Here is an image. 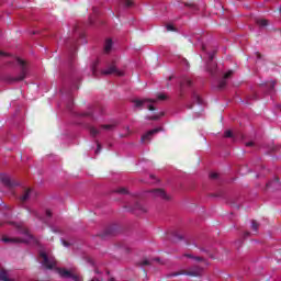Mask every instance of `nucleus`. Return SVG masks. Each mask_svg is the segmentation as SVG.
I'll return each instance as SVG.
<instances>
[{
	"label": "nucleus",
	"instance_id": "f257e3e1",
	"mask_svg": "<svg viewBox=\"0 0 281 281\" xmlns=\"http://www.w3.org/2000/svg\"><path fill=\"white\" fill-rule=\"evenodd\" d=\"M10 223H11V225H14L18 233L22 234V236H24V238L3 236L1 238L2 243H13L14 245H19L21 243L27 244V243H30V240H34V236L30 233V229H27V227H25V225L12 223V222H10Z\"/></svg>",
	"mask_w": 281,
	"mask_h": 281
},
{
	"label": "nucleus",
	"instance_id": "f03ea898",
	"mask_svg": "<svg viewBox=\"0 0 281 281\" xmlns=\"http://www.w3.org/2000/svg\"><path fill=\"white\" fill-rule=\"evenodd\" d=\"M16 63L20 65V74L16 77L7 76L5 81L9 82V85H12L14 82H21L24 78H27V61L15 57Z\"/></svg>",
	"mask_w": 281,
	"mask_h": 281
},
{
	"label": "nucleus",
	"instance_id": "7ed1b4c3",
	"mask_svg": "<svg viewBox=\"0 0 281 281\" xmlns=\"http://www.w3.org/2000/svg\"><path fill=\"white\" fill-rule=\"evenodd\" d=\"M177 276H189L190 278H201L203 268L201 266L190 267L188 270H179L167 274V278H177Z\"/></svg>",
	"mask_w": 281,
	"mask_h": 281
},
{
	"label": "nucleus",
	"instance_id": "20e7f679",
	"mask_svg": "<svg viewBox=\"0 0 281 281\" xmlns=\"http://www.w3.org/2000/svg\"><path fill=\"white\" fill-rule=\"evenodd\" d=\"M41 265L45 267V269H54L56 267V259L48 258L45 251L40 252Z\"/></svg>",
	"mask_w": 281,
	"mask_h": 281
},
{
	"label": "nucleus",
	"instance_id": "39448f33",
	"mask_svg": "<svg viewBox=\"0 0 281 281\" xmlns=\"http://www.w3.org/2000/svg\"><path fill=\"white\" fill-rule=\"evenodd\" d=\"M214 56H216V50L209 54V61L206 64V69L211 76H216L217 65L214 63Z\"/></svg>",
	"mask_w": 281,
	"mask_h": 281
},
{
	"label": "nucleus",
	"instance_id": "423d86ee",
	"mask_svg": "<svg viewBox=\"0 0 281 281\" xmlns=\"http://www.w3.org/2000/svg\"><path fill=\"white\" fill-rule=\"evenodd\" d=\"M153 199H161V201H170V195L164 189H154L150 191Z\"/></svg>",
	"mask_w": 281,
	"mask_h": 281
},
{
	"label": "nucleus",
	"instance_id": "0eeeda50",
	"mask_svg": "<svg viewBox=\"0 0 281 281\" xmlns=\"http://www.w3.org/2000/svg\"><path fill=\"white\" fill-rule=\"evenodd\" d=\"M148 102L147 109L148 111H155V102H157L156 99H143V100H134L135 106L140 108L144 106Z\"/></svg>",
	"mask_w": 281,
	"mask_h": 281
},
{
	"label": "nucleus",
	"instance_id": "6e6552de",
	"mask_svg": "<svg viewBox=\"0 0 281 281\" xmlns=\"http://www.w3.org/2000/svg\"><path fill=\"white\" fill-rule=\"evenodd\" d=\"M164 131V127H156L154 130L148 131L146 134H144L140 138L142 144H146V142H150L153 139V135H157V133H161Z\"/></svg>",
	"mask_w": 281,
	"mask_h": 281
},
{
	"label": "nucleus",
	"instance_id": "1a4fd4ad",
	"mask_svg": "<svg viewBox=\"0 0 281 281\" xmlns=\"http://www.w3.org/2000/svg\"><path fill=\"white\" fill-rule=\"evenodd\" d=\"M0 181L1 183H3V186H5L7 188H14L16 186H19V183H16V181L12 180L10 178V176L5 175V173H2L0 176Z\"/></svg>",
	"mask_w": 281,
	"mask_h": 281
},
{
	"label": "nucleus",
	"instance_id": "9d476101",
	"mask_svg": "<svg viewBox=\"0 0 281 281\" xmlns=\"http://www.w3.org/2000/svg\"><path fill=\"white\" fill-rule=\"evenodd\" d=\"M102 76H111V74H115V76H124V72L117 70L115 64L108 66V69L101 71Z\"/></svg>",
	"mask_w": 281,
	"mask_h": 281
},
{
	"label": "nucleus",
	"instance_id": "9b49d317",
	"mask_svg": "<svg viewBox=\"0 0 281 281\" xmlns=\"http://www.w3.org/2000/svg\"><path fill=\"white\" fill-rule=\"evenodd\" d=\"M186 87H192V80H190V78H184L180 82V98H183V91L186 90Z\"/></svg>",
	"mask_w": 281,
	"mask_h": 281
},
{
	"label": "nucleus",
	"instance_id": "f8f14e48",
	"mask_svg": "<svg viewBox=\"0 0 281 281\" xmlns=\"http://www.w3.org/2000/svg\"><path fill=\"white\" fill-rule=\"evenodd\" d=\"M58 273L61 278H72V280H78V277L72 274L71 271L67 270V269H59Z\"/></svg>",
	"mask_w": 281,
	"mask_h": 281
},
{
	"label": "nucleus",
	"instance_id": "ddd939ff",
	"mask_svg": "<svg viewBox=\"0 0 281 281\" xmlns=\"http://www.w3.org/2000/svg\"><path fill=\"white\" fill-rule=\"evenodd\" d=\"M131 210H132V212L138 211V212H140V214H146V212H148V210H146V207L144 205H142L139 202H136Z\"/></svg>",
	"mask_w": 281,
	"mask_h": 281
},
{
	"label": "nucleus",
	"instance_id": "4468645a",
	"mask_svg": "<svg viewBox=\"0 0 281 281\" xmlns=\"http://www.w3.org/2000/svg\"><path fill=\"white\" fill-rule=\"evenodd\" d=\"M30 196H32V189H25L22 196H20L21 203H25V201H29Z\"/></svg>",
	"mask_w": 281,
	"mask_h": 281
},
{
	"label": "nucleus",
	"instance_id": "2eb2a0df",
	"mask_svg": "<svg viewBox=\"0 0 281 281\" xmlns=\"http://www.w3.org/2000/svg\"><path fill=\"white\" fill-rule=\"evenodd\" d=\"M111 49H113V40L108 38L104 44V54H110Z\"/></svg>",
	"mask_w": 281,
	"mask_h": 281
},
{
	"label": "nucleus",
	"instance_id": "dca6fc26",
	"mask_svg": "<svg viewBox=\"0 0 281 281\" xmlns=\"http://www.w3.org/2000/svg\"><path fill=\"white\" fill-rule=\"evenodd\" d=\"M171 236H172L173 243H179V241L183 240V235L179 234V232H177V231L172 232Z\"/></svg>",
	"mask_w": 281,
	"mask_h": 281
},
{
	"label": "nucleus",
	"instance_id": "f3484780",
	"mask_svg": "<svg viewBox=\"0 0 281 281\" xmlns=\"http://www.w3.org/2000/svg\"><path fill=\"white\" fill-rule=\"evenodd\" d=\"M137 267H150L151 262L148 259H142L140 261H137Z\"/></svg>",
	"mask_w": 281,
	"mask_h": 281
},
{
	"label": "nucleus",
	"instance_id": "a211bd4d",
	"mask_svg": "<svg viewBox=\"0 0 281 281\" xmlns=\"http://www.w3.org/2000/svg\"><path fill=\"white\" fill-rule=\"evenodd\" d=\"M257 25H259V27H267V25H269V20H265V19L257 20Z\"/></svg>",
	"mask_w": 281,
	"mask_h": 281
},
{
	"label": "nucleus",
	"instance_id": "6ab92c4d",
	"mask_svg": "<svg viewBox=\"0 0 281 281\" xmlns=\"http://www.w3.org/2000/svg\"><path fill=\"white\" fill-rule=\"evenodd\" d=\"M193 102H195L196 104H203V99H201L199 94L193 93Z\"/></svg>",
	"mask_w": 281,
	"mask_h": 281
},
{
	"label": "nucleus",
	"instance_id": "aec40b11",
	"mask_svg": "<svg viewBox=\"0 0 281 281\" xmlns=\"http://www.w3.org/2000/svg\"><path fill=\"white\" fill-rule=\"evenodd\" d=\"M225 87H227V81L226 79H222L218 82L217 89H220V91H222V89H224Z\"/></svg>",
	"mask_w": 281,
	"mask_h": 281
},
{
	"label": "nucleus",
	"instance_id": "412c9836",
	"mask_svg": "<svg viewBox=\"0 0 281 281\" xmlns=\"http://www.w3.org/2000/svg\"><path fill=\"white\" fill-rule=\"evenodd\" d=\"M78 49V46L76 44H72L70 47V58H74L76 56V52Z\"/></svg>",
	"mask_w": 281,
	"mask_h": 281
},
{
	"label": "nucleus",
	"instance_id": "4be33fe9",
	"mask_svg": "<svg viewBox=\"0 0 281 281\" xmlns=\"http://www.w3.org/2000/svg\"><path fill=\"white\" fill-rule=\"evenodd\" d=\"M258 227H260L258 222H256V220H252V222H251V229H252V232H258Z\"/></svg>",
	"mask_w": 281,
	"mask_h": 281
},
{
	"label": "nucleus",
	"instance_id": "5701e85b",
	"mask_svg": "<svg viewBox=\"0 0 281 281\" xmlns=\"http://www.w3.org/2000/svg\"><path fill=\"white\" fill-rule=\"evenodd\" d=\"M90 134L92 137H95L97 135H100V131L95 127H90Z\"/></svg>",
	"mask_w": 281,
	"mask_h": 281
},
{
	"label": "nucleus",
	"instance_id": "b1692460",
	"mask_svg": "<svg viewBox=\"0 0 281 281\" xmlns=\"http://www.w3.org/2000/svg\"><path fill=\"white\" fill-rule=\"evenodd\" d=\"M101 128H104L105 131H113L115 128V125L113 124L101 125Z\"/></svg>",
	"mask_w": 281,
	"mask_h": 281
},
{
	"label": "nucleus",
	"instance_id": "393cba45",
	"mask_svg": "<svg viewBox=\"0 0 281 281\" xmlns=\"http://www.w3.org/2000/svg\"><path fill=\"white\" fill-rule=\"evenodd\" d=\"M117 194H128V189L122 187L116 190Z\"/></svg>",
	"mask_w": 281,
	"mask_h": 281
},
{
	"label": "nucleus",
	"instance_id": "a878e982",
	"mask_svg": "<svg viewBox=\"0 0 281 281\" xmlns=\"http://www.w3.org/2000/svg\"><path fill=\"white\" fill-rule=\"evenodd\" d=\"M98 65H100V61H94L91 67L93 76H95V71H98Z\"/></svg>",
	"mask_w": 281,
	"mask_h": 281
},
{
	"label": "nucleus",
	"instance_id": "bb28decb",
	"mask_svg": "<svg viewBox=\"0 0 281 281\" xmlns=\"http://www.w3.org/2000/svg\"><path fill=\"white\" fill-rule=\"evenodd\" d=\"M183 256H184V258H194V260H198L199 262H201V260H203L201 257H194L190 254H184Z\"/></svg>",
	"mask_w": 281,
	"mask_h": 281
},
{
	"label": "nucleus",
	"instance_id": "cd10ccee",
	"mask_svg": "<svg viewBox=\"0 0 281 281\" xmlns=\"http://www.w3.org/2000/svg\"><path fill=\"white\" fill-rule=\"evenodd\" d=\"M233 75H234V70H228V71L224 75L223 79H224V80H227V78H232Z\"/></svg>",
	"mask_w": 281,
	"mask_h": 281
},
{
	"label": "nucleus",
	"instance_id": "c85d7f7f",
	"mask_svg": "<svg viewBox=\"0 0 281 281\" xmlns=\"http://www.w3.org/2000/svg\"><path fill=\"white\" fill-rule=\"evenodd\" d=\"M125 8H133V0H124Z\"/></svg>",
	"mask_w": 281,
	"mask_h": 281
},
{
	"label": "nucleus",
	"instance_id": "c756f323",
	"mask_svg": "<svg viewBox=\"0 0 281 281\" xmlns=\"http://www.w3.org/2000/svg\"><path fill=\"white\" fill-rule=\"evenodd\" d=\"M186 8H196V4L194 2H184Z\"/></svg>",
	"mask_w": 281,
	"mask_h": 281
},
{
	"label": "nucleus",
	"instance_id": "7c9ffc66",
	"mask_svg": "<svg viewBox=\"0 0 281 281\" xmlns=\"http://www.w3.org/2000/svg\"><path fill=\"white\" fill-rule=\"evenodd\" d=\"M224 137H234V134L232 133V131L227 130V131L224 133Z\"/></svg>",
	"mask_w": 281,
	"mask_h": 281
},
{
	"label": "nucleus",
	"instance_id": "2f4dec72",
	"mask_svg": "<svg viewBox=\"0 0 281 281\" xmlns=\"http://www.w3.org/2000/svg\"><path fill=\"white\" fill-rule=\"evenodd\" d=\"M102 150V145H100V143L97 144V150H95V155H100Z\"/></svg>",
	"mask_w": 281,
	"mask_h": 281
},
{
	"label": "nucleus",
	"instance_id": "473e14b6",
	"mask_svg": "<svg viewBox=\"0 0 281 281\" xmlns=\"http://www.w3.org/2000/svg\"><path fill=\"white\" fill-rule=\"evenodd\" d=\"M167 32H175V26L172 24H167Z\"/></svg>",
	"mask_w": 281,
	"mask_h": 281
},
{
	"label": "nucleus",
	"instance_id": "72a5a7b5",
	"mask_svg": "<svg viewBox=\"0 0 281 281\" xmlns=\"http://www.w3.org/2000/svg\"><path fill=\"white\" fill-rule=\"evenodd\" d=\"M248 100H258V94L254 92L250 97H248Z\"/></svg>",
	"mask_w": 281,
	"mask_h": 281
},
{
	"label": "nucleus",
	"instance_id": "f704fd0d",
	"mask_svg": "<svg viewBox=\"0 0 281 281\" xmlns=\"http://www.w3.org/2000/svg\"><path fill=\"white\" fill-rule=\"evenodd\" d=\"M157 100H168V97L166 94H158Z\"/></svg>",
	"mask_w": 281,
	"mask_h": 281
},
{
	"label": "nucleus",
	"instance_id": "c9c22d12",
	"mask_svg": "<svg viewBox=\"0 0 281 281\" xmlns=\"http://www.w3.org/2000/svg\"><path fill=\"white\" fill-rule=\"evenodd\" d=\"M210 179H218V175L216 172H211Z\"/></svg>",
	"mask_w": 281,
	"mask_h": 281
},
{
	"label": "nucleus",
	"instance_id": "e433bc0d",
	"mask_svg": "<svg viewBox=\"0 0 281 281\" xmlns=\"http://www.w3.org/2000/svg\"><path fill=\"white\" fill-rule=\"evenodd\" d=\"M273 89H276V82L270 83V91H273Z\"/></svg>",
	"mask_w": 281,
	"mask_h": 281
},
{
	"label": "nucleus",
	"instance_id": "4c0bfd02",
	"mask_svg": "<svg viewBox=\"0 0 281 281\" xmlns=\"http://www.w3.org/2000/svg\"><path fill=\"white\" fill-rule=\"evenodd\" d=\"M46 216H47L48 218H52V211L46 210Z\"/></svg>",
	"mask_w": 281,
	"mask_h": 281
},
{
	"label": "nucleus",
	"instance_id": "58836bf2",
	"mask_svg": "<svg viewBox=\"0 0 281 281\" xmlns=\"http://www.w3.org/2000/svg\"><path fill=\"white\" fill-rule=\"evenodd\" d=\"M3 56H10V55L0 50V58L3 57Z\"/></svg>",
	"mask_w": 281,
	"mask_h": 281
},
{
	"label": "nucleus",
	"instance_id": "ea45409f",
	"mask_svg": "<svg viewBox=\"0 0 281 281\" xmlns=\"http://www.w3.org/2000/svg\"><path fill=\"white\" fill-rule=\"evenodd\" d=\"M82 115H83V117H91V112L83 113Z\"/></svg>",
	"mask_w": 281,
	"mask_h": 281
},
{
	"label": "nucleus",
	"instance_id": "a19ab883",
	"mask_svg": "<svg viewBox=\"0 0 281 281\" xmlns=\"http://www.w3.org/2000/svg\"><path fill=\"white\" fill-rule=\"evenodd\" d=\"M149 120H154V121L159 120V115H154V116L149 117Z\"/></svg>",
	"mask_w": 281,
	"mask_h": 281
},
{
	"label": "nucleus",
	"instance_id": "79ce46f5",
	"mask_svg": "<svg viewBox=\"0 0 281 281\" xmlns=\"http://www.w3.org/2000/svg\"><path fill=\"white\" fill-rule=\"evenodd\" d=\"M246 146H248V147L254 146V142H248V143H246Z\"/></svg>",
	"mask_w": 281,
	"mask_h": 281
},
{
	"label": "nucleus",
	"instance_id": "37998d69",
	"mask_svg": "<svg viewBox=\"0 0 281 281\" xmlns=\"http://www.w3.org/2000/svg\"><path fill=\"white\" fill-rule=\"evenodd\" d=\"M63 245H64V247H69V243H67V241H63Z\"/></svg>",
	"mask_w": 281,
	"mask_h": 281
},
{
	"label": "nucleus",
	"instance_id": "c03bdc74",
	"mask_svg": "<svg viewBox=\"0 0 281 281\" xmlns=\"http://www.w3.org/2000/svg\"><path fill=\"white\" fill-rule=\"evenodd\" d=\"M214 196H223V192L216 193Z\"/></svg>",
	"mask_w": 281,
	"mask_h": 281
},
{
	"label": "nucleus",
	"instance_id": "a18cd8bd",
	"mask_svg": "<svg viewBox=\"0 0 281 281\" xmlns=\"http://www.w3.org/2000/svg\"><path fill=\"white\" fill-rule=\"evenodd\" d=\"M250 234H251V233H249V232H245V233H244V236L247 237V236H250Z\"/></svg>",
	"mask_w": 281,
	"mask_h": 281
},
{
	"label": "nucleus",
	"instance_id": "49530a36",
	"mask_svg": "<svg viewBox=\"0 0 281 281\" xmlns=\"http://www.w3.org/2000/svg\"><path fill=\"white\" fill-rule=\"evenodd\" d=\"M257 58H261V55H260V53H257Z\"/></svg>",
	"mask_w": 281,
	"mask_h": 281
},
{
	"label": "nucleus",
	"instance_id": "de8ad7c7",
	"mask_svg": "<svg viewBox=\"0 0 281 281\" xmlns=\"http://www.w3.org/2000/svg\"><path fill=\"white\" fill-rule=\"evenodd\" d=\"M279 181H280V179H279V178H277V179H276V182L278 183Z\"/></svg>",
	"mask_w": 281,
	"mask_h": 281
},
{
	"label": "nucleus",
	"instance_id": "09e8293b",
	"mask_svg": "<svg viewBox=\"0 0 281 281\" xmlns=\"http://www.w3.org/2000/svg\"><path fill=\"white\" fill-rule=\"evenodd\" d=\"M68 109H71V104H68Z\"/></svg>",
	"mask_w": 281,
	"mask_h": 281
},
{
	"label": "nucleus",
	"instance_id": "8fccbe9b",
	"mask_svg": "<svg viewBox=\"0 0 281 281\" xmlns=\"http://www.w3.org/2000/svg\"><path fill=\"white\" fill-rule=\"evenodd\" d=\"M155 260H156L157 262H159V258H156Z\"/></svg>",
	"mask_w": 281,
	"mask_h": 281
},
{
	"label": "nucleus",
	"instance_id": "3c124183",
	"mask_svg": "<svg viewBox=\"0 0 281 281\" xmlns=\"http://www.w3.org/2000/svg\"><path fill=\"white\" fill-rule=\"evenodd\" d=\"M35 216H38V214L36 212H34Z\"/></svg>",
	"mask_w": 281,
	"mask_h": 281
},
{
	"label": "nucleus",
	"instance_id": "603ef678",
	"mask_svg": "<svg viewBox=\"0 0 281 281\" xmlns=\"http://www.w3.org/2000/svg\"><path fill=\"white\" fill-rule=\"evenodd\" d=\"M150 178H151V179H154V178H155V176H150Z\"/></svg>",
	"mask_w": 281,
	"mask_h": 281
},
{
	"label": "nucleus",
	"instance_id": "864d4df0",
	"mask_svg": "<svg viewBox=\"0 0 281 281\" xmlns=\"http://www.w3.org/2000/svg\"><path fill=\"white\" fill-rule=\"evenodd\" d=\"M106 234H111V232L106 231Z\"/></svg>",
	"mask_w": 281,
	"mask_h": 281
},
{
	"label": "nucleus",
	"instance_id": "5fc2aeb1",
	"mask_svg": "<svg viewBox=\"0 0 281 281\" xmlns=\"http://www.w3.org/2000/svg\"><path fill=\"white\" fill-rule=\"evenodd\" d=\"M169 80H172V77H169Z\"/></svg>",
	"mask_w": 281,
	"mask_h": 281
},
{
	"label": "nucleus",
	"instance_id": "6e6d98bb",
	"mask_svg": "<svg viewBox=\"0 0 281 281\" xmlns=\"http://www.w3.org/2000/svg\"><path fill=\"white\" fill-rule=\"evenodd\" d=\"M121 137H126V135H122Z\"/></svg>",
	"mask_w": 281,
	"mask_h": 281
},
{
	"label": "nucleus",
	"instance_id": "4d7b16f0",
	"mask_svg": "<svg viewBox=\"0 0 281 281\" xmlns=\"http://www.w3.org/2000/svg\"><path fill=\"white\" fill-rule=\"evenodd\" d=\"M109 281H114V279H110Z\"/></svg>",
	"mask_w": 281,
	"mask_h": 281
}]
</instances>
